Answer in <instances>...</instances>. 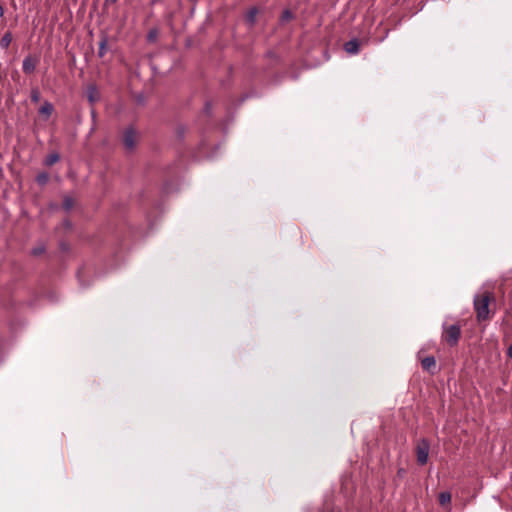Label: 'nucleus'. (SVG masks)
Listing matches in <instances>:
<instances>
[{
    "instance_id": "nucleus-17",
    "label": "nucleus",
    "mask_w": 512,
    "mask_h": 512,
    "mask_svg": "<svg viewBox=\"0 0 512 512\" xmlns=\"http://www.w3.org/2000/svg\"><path fill=\"white\" fill-rule=\"evenodd\" d=\"M31 100L33 102H38L40 100V93L37 89L31 91Z\"/></svg>"
},
{
    "instance_id": "nucleus-4",
    "label": "nucleus",
    "mask_w": 512,
    "mask_h": 512,
    "mask_svg": "<svg viewBox=\"0 0 512 512\" xmlns=\"http://www.w3.org/2000/svg\"><path fill=\"white\" fill-rule=\"evenodd\" d=\"M123 143L128 150H132L135 147L136 131L133 127H129L124 131Z\"/></svg>"
},
{
    "instance_id": "nucleus-19",
    "label": "nucleus",
    "mask_w": 512,
    "mask_h": 512,
    "mask_svg": "<svg viewBox=\"0 0 512 512\" xmlns=\"http://www.w3.org/2000/svg\"><path fill=\"white\" fill-rule=\"evenodd\" d=\"M204 110H205V112H206L207 114H209V113H210V111H211V106H210V104H209V103H207V104L205 105Z\"/></svg>"
},
{
    "instance_id": "nucleus-7",
    "label": "nucleus",
    "mask_w": 512,
    "mask_h": 512,
    "mask_svg": "<svg viewBox=\"0 0 512 512\" xmlns=\"http://www.w3.org/2000/svg\"><path fill=\"white\" fill-rule=\"evenodd\" d=\"M422 368L433 373L436 368V360L433 356H428L421 361Z\"/></svg>"
},
{
    "instance_id": "nucleus-1",
    "label": "nucleus",
    "mask_w": 512,
    "mask_h": 512,
    "mask_svg": "<svg viewBox=\"0 0 512 512\" xmlns=\"http://www.w3.org/2000/svg\"><path fill=\"white\" fill-rule=\"evenodd\" d=\"M493 299L492 293L485 291L474 296L473 305L476 317L479 322L488 320L490 317L489 304Z\"/></svg>"
},
{
    "instance_id": "nucleus-6",
    "label": "nucleus",
    "mask_w": 512,
    "mask_h": 512,
    "mask_svg": "<svg viewBox=\"0 0 512 512\" xmlns=\"http://www.w3.org/2000/svg\"><path fill=\"white\" fill-rule=\"evenodd\" d=\"M359 46L358 40L352 39L344 44V49L349 54H357L359 52Z\"/></svg>"
},
{
    "instance_id": "nucleus-18",
    "label": "nucleus",
    "mask_w": 512,
    "mask_h": 512,
    "mask_svg": "<svg viewBox=\"0 0 512 512\" xmlns=\"http://www.w3.org/2000/svg\"><path fill=\"white\" fill-rule=\"evenodd\" d=\"M44 250H45V249H44V247H43V246H40V247H36V248H34V249L32 250V253H33L34 255H36V256H37V255L42 254V253L44 252Z\"/></svg>"
},
{
    "instance_id": "nucleus-23",
    "label": "nucleus",
    "mask_w": 512,
    "mask_h": 512,
    "mask_svg": "<svg viewBox=\"0 0 512 512\" xmlns=\"http://www.w3.org/2000/svg\"><path fill=\"white\" fill-rule=\"evenodd\" d=\"M289 14H290V13H289V11H286V12H285V17H288V16H289Z\"/></svg>"
},
{
    "instance_id": "nucleus-13",
    "label": "nucleus",
    "mask_w": 512,
    "mask_h": 512,
    "mask_svg": "<svg viewBox=\"0 0 512 512\" xmlns=\"http://www.w3.org/2000/svg\"><path fill=\"white\" fill-rule=\"evenodd\" d=\"M451 502V494L450 492H441L439 494V503L444 506V505H447Z\"/></svg>"
},
{
    "instance_id": "nucleus-20",
    "label": "nucleus",
    "mask_w": 512,
    "mask_h": 512,
    "mask_svg": "<svg viewBox=\"0 0 512 512\" xmlns=\"http://www.w3.org/2000/svg\"><path fill=\"white\" fill-rule=\"evenodd\" d=\"M507 355L512 359V344L508 347Z\"/></svg>"
},
{
    "instance_id": "nucleus-2",
    "label": "nucleus",
    "mask_w": 512,
    "mask_h": 512,
    "mask_svg": "<svg viewBox=\"0 0 512 512\" xmlns=\"http://www.w3.org/2000/svg\"><path fill=\"white\" fill-rule=\"evenodd\" d=\"M461 335V328L458 324H453L445 327L443 337L445 341L450 345L454 346L457 344Z\"/></svg>"
},
{
    "instance_id": "nucleus-14",
    "label": "nucleus",
    "mask_w": 512,
    "mask_h": 512,
    "mask_svg": "<svg viewBox=\"0 0 512 512\" xmlns=\"http://www.w3.org/2000/svg\"><path fill=\"white\" fill-rule=\"evenodd\" d=\"M49 180V175L45 172L39 173L36 177V181L40 185H45Z\"/></svg>"
},
{
    "instance_id": "nucleus-15",
    "label": "nucleus",
    "mask_w": 512,
    "mask_h": 512,
    "mask_svg": "<svg viewBox=\"0 0 512 512\" xmlns=\"http://www.w3.org/2000/svg\"><path fill=\"white\" fill-rule=\"evenodd\" d=\"M74 205V201L71 197H68L66 196L63 200V208L66 210V211H69L72 209Z\"/></svg>"
},
{
    "instance_id": "nucleus-9",
    "label": "nucleus",
    "mask_w": 512,
    "mask_h": 512,
    "mask_svg": "<svg viewBox=\"0 0 512 512\" xmlns=\"http://www.w3.org/2000/svg\"><path fill=\"white\" fill-rule=\"evenodd\" d=\"M107 44H108V37L106 35H103L101 37V41L99 43V49H98V56L100 58L104 57L107 51Z\"/></svg>"
},
{
    "instance_id": "nucleus-5",
    "label": "nucleus",
    "mask_w": 512,
    "mask_h": 512,
    "mask_svg": "<svg viewBox=\"0 0 512 512\" xmlns=\"http://www.w3.org/2000/svg\"><path fill=\"white\" fill-rule=\"evenodd\" d=\"M37 63H38L37 58L32 57L31 55L26 56L22 62L23 72L26 74L33 73L36 69Z\"/></svg>"
},
{
    "instance_id": "nucleus-16",
    "label": "nucleus",
    "mask_w": 512,
    "mask_h": 512,
    "mask_svg": "<svg viewBox=\"0 0 512 512\" xmlns=\"http://www.w3.org/2000/svg\"><path fill=\"white\" fill-rule=\"evenodd\" d=\"M256 14H257V9H256V8L251 9V10L248 12L247 20H248L250 23H252V24H253V23L255 22Z\"/></svg>"
},
{
    "instance_id": "nucleus-3",
    "label": "nucleus",
    "mask_w": 512,
    "mask_h": 512,
    "mask_svg": "<svg viewBox=\"0 0 512 512\" xmlns=\"http://www.w3.org/2000/svg\"><path fill=\"white\" fill-rule=\"evenodd\" d=\"M430 444L426 439H422L416 448L417 461L420 465H424L428 461Z\"/></svg>"
},
{
    "instance_id": "nucleus-22",
    "label": "nucleus",
    "mask_w": 512,
    "mask_h": 512,
    "mask_svg": "<svg viewBox=\"0 0 512 512\" xmlns=\"http://www.w3.org/2000/svg\"><path fill=\"white\" fill-rule=\"evenodd\" d=\"M3 14H4V9H3L2 5H0V17H2Z\"/></svg>"
},
{
    "instance_id": "nucleus-21",
    "label": "nucleus",
    "mask_w": 512,
    "mask_h": 512,
    "mask_svg": "<svg viewBox=\"0 0 512 512\" xmlns=\"http://www.w3.org/2000/svg\"><path fill=\"white\" fill-rule=\"evenodd\" d=\"M118 0H105L106 3H110V4H113V3H116Z\"/></svg>"
},
{
    "instance_id": "nucleus-11",
    "label": "nucleus",
    "mask_w": 512,
    "mask_h": 512,
    "mask_svg": "<svg viewBox=\"0 0 512 512\" xmlns=\"http://www.w3.org/2000/svg\"><path fill=\"white\" fill-rule=\"evenodd\" d=\"M12 41V34L10 32H6L1 40H0V47L2 49H8Z\"/></svg>"
},
{
    "instance_id": "nucleus-8",
    "label": "nucleus",
    "mask_w": 512,
    "mask_h": 512,
    "mask_svg": "<svg viewBox=\"0 0 512 512\" xmlns=\"http://www.w3.org/2000/svg\"><path fill=\"white\" fill-rule=\"evenodd\" d=\"M54 110L53 105L46 101L43 103V105L39 109V113L42 115H45L46 118H49Z\"/></svg>"
},
{
    "instance_id": "nucleus-12",
    "label": "nucleus",
    "mask_w": 512,
    "mask_h": 512,
    "mask_svg": "<svg viewBox=\"0 0 512 512\" xmlns=\"http://www.w3.org/2000/svg\"><path fill=\"white\" fill-rule=\"evenodd\" d=\"M98 99V91L95 86H90L88 88V100L91 103H94Z\"/></svg>"
},
{
    "instance_id": "nucleus-10",
    "label": "nucleus",
    "mask_w": 512,
    "mask_h": 512,
    "mask_svg": "<svg viewBox=\"0 0 512 512\" xmlns=\"http://www.w3.org/2000/svg\"><path fill=\"white\" fill-rule=\"evenodd\" d=\"M60 159V155L57 152L50 153L44 160L46 166H52Z\"/></svg>"
},
{
    "instance_id": "nucleus-24",
    "label": "nucleus",
    "mask_w": 512,
    "mask_h": 512,
    "mask_svg": "<svg viewBox=\"0 0 512 512\" xmlns=\"http://www.w3.org/2000/svg\"><path fill=\"white\" fill-rule=\"evenodd\" d=\"M289 14H290V13H289V11H286V12H285V17H288V16H289Z\"/></svg>"
}]
</instances>
